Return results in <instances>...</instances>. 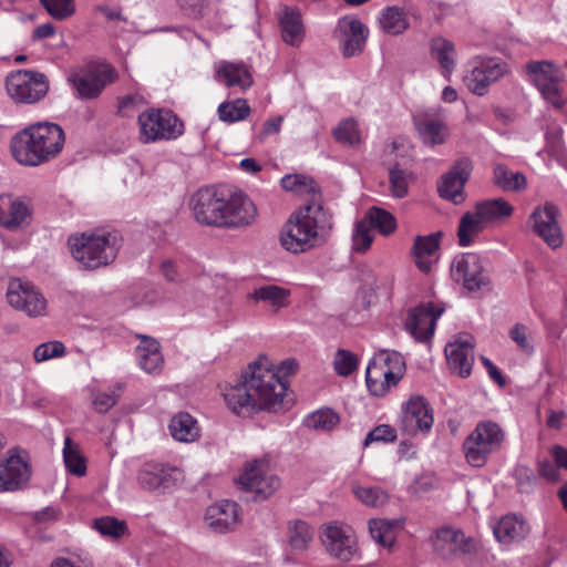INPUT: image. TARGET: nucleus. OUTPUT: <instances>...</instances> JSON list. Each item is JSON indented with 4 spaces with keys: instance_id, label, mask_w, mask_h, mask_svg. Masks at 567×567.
Returning a JSON list of instances; mask_svg holds the SVG:
<instances>
[{
    "instance_id": "23",
    "label": "nucleus",
    "mask_w": 567,
    "mask_h": 567,
    "mask_svg": "<svg viewBox=\"0 0 567 567\" xmlns=\"http://www.w3.org/2000/svg\"><path fill=\"white\" fill-rule=\"evenodd\" d=\"M445 355L451 371L467 378L474 363V344L470 340H456L445 347Z\"/></svg>"
},
{
    "instance_id": "17",
    "label": "nucleus",
    "mask_w": 567,
    "mask_h": 567,
    "mask_svg": "<svg viewBox=\"0 0 567 567\" xmlns=\"http://www.w3.org/2000/svg\"><path fill=\"white\" fill-rule=\"evenodd\" d=\"M507 71L506 63L494 59L476 61L470 73L464 78V82L472 93L483 96L489 85L503 78Z\"/></svg>"
},
{
    "instance_id": "7",
    "label": "nucleus",
    "mask_w": 567,
    "mask_h": 567,
    "mask_svg": "<svg viewBox=\"0 0 567 567\" xmlns=\"http://www.w3.org/2000/svg\"><path fill=\"white\" fill-rule=\"evenodd\" d=\"M505 433L492 421L480 422L463 443L466 461L475 466H483L488 456L498 451L504 442Z\"/></svg>"
},
{
    "instance_id": "6",
    "label": "nucleus",
    "mask_w": 567,
    "mask_h": 567,
    "mask_svg": "<svg viewBox=\"0 0 567 567\" xmlns=\"http://www.w3.org/2000/svg\"><path fill=\"white\" fill-rule=\"evenodd\" d=\"M405 371V361L398 351L382 350L373 357L365 370V382L374 396L384 395L396 385Z\"/></svg>"
},
{
    "instance_id": "15",
    "label": "nucleus",
    "mask_w": 567,
    "mask_h": 567,
    "mask_svg": "<svg viewBox=\"0 0 567 567\" xmlns=\"http://www.w3.org/2000/svg\"><path fill=\"white\" fill-rule=\"evenodd\" d=\"M238 483L243 489L255 494V501L266 499L280 486V480L276 475L267 474L266 463L262 461L248 464Z\"/></svg>"
},
{
    "instance_id": "29",
    "label": "nucleus",
    "mask_w": 567,
    "mask_h": 567,
    "mask_svg": "<svg viewBox=\"0 0 567 567\" xmlns=\"http://www.w3.org/2000/svg\"><path fill=\"white\" fill-rule=\"evenodd\" d=\"M30 217L29 207L11 195H0V226L16 230L27 223Z\"/></svg>"
},
{
    "instance_id": "42",
    "label": "nucleus",
    "mask_w": 567,
    "mask_h": 567,
    "mask_svg": "<svg viewBox=\"0 0 567 567\" xmlns=\"http://www.w3.org/2000/svg\"><path fill=\"white\" fill-rule=\"evenodd\" d=\"M63 461L66 470L71 474L75 476L85 475L86 458L82 455L79 445L69 436L64 440Z\"/></svg>"
},
{
    "instance_id": "50",
    "label": "nucleus",
    "mask_w": 567,
    "mask_h": 567,
    "mask_svg": "<svg viewBox=\"0 0 567 567\" xmlns=\"http://www.w3.org/2000/svg\"><path fill=\"white\" fill-rule=\"evenodd\" d=\"M410 172L401 168L398 164L390 168L389 181L391 193L396 198H403L408 195Z\"/></svg>"
},
{
    "instance_id": "16",
    "label": "nucleus",
    "mask_w": 567,
    "mask_h": 567,
    "mask_svg": "<svg viewBox=\"0 0 567 567\" xmlns=\"http://www.w3.org/2000/svg\"><path fill=\"white\" fill-rule=\"evenodd\" d=\"M7 298L10 306L30 317L42 316L47 309V300L41 292L32 284L20 279L10 281Z\"/></svg>"
},
{
    "instance_id": "5",
    "label": "nucleus",
    "mask_w": 567,
    "mask_h": 567,
    "mask_svg": "<svg viewBox=\"0 0 567 567\" xmlns=\"http://www.w3.org/2000/svg\"><path fill=\"white\" fill-rule=\"evenodd\" d=\"M72 257L85 269L107 266L117 256L120 239L116 233H80L68 239Z\"/></svg>"
},
{
    "instance_id": "40",
    "label": "nucleus",
    "mask_w": 567,
    "mask_h": 567,
    "mask_svg": "<svg viewBox=\"0 0 567 567\" xmlns=\"http://www.w3.org/2000/svg\"><path fill=\"white\" fill-rule=\"evenodd\" d=\"M475 212L486 225L489 221L511 216L513 206L503 198H494L477 203Z\"/></svg>"
},
{
    "instance_id": "58",
    "label": "nucleus",
    "mask_w": 567,
    "mask_h": 567,
    "mask_svg": "<svg viewBox=\"0 0 567 567\" xmlns=\"http://www.w3.org/2000/svg\"><path fill=\"white\" fill-rule=\"evenodd\" d=\"M396 439L394 429L390 425L382 424L374 427L364 439V445L368 446L372 442H393Z\"/></svg>"
},
{
    "instance_id": "63",
    "label": "nucleus",
    "mask_w": 567,
    "mask_h": 567,
    "mask_svg": "<svg viewBox=\"0 0 567 567\" xmlns=\"http://www.w3.org/2000/svg\"><path fill=\"white\" fill-rule=\"evenodd\" d=\"M177 2L188 16L194 18L200 17L205 7V0H177Z\"/></svg>"
},
{
    "instance_id": "35",
    "label": "nucleus",
    "mask_w": 567,
    "mask_h": 567,
    "mask_svg": "<svg viewBox=\"0 0 567 567\" xmlns=\"http://www.w3.org/2000/svg\"><path fill=\"white\" fill-rule=\"evenodd\" d=\"M528 533L525 522L515 515L504 516L494 528L495 537L502 543L523 539Z\"/></svg>"
},
{
    "instance_id": "25",
    "label": "nucleus",
    "mask_w": 567,
    "mask_h": 567,
    "mask_svg": "<svg viewBox=\"0 0 567 567\" xmlns=\"http://www.w3.org/2000/svg\"><path fill=\"white\" fill-rule=\"evenodd\" d=\"M414 125L422 142L431 147L444 144L450 135L446 124L427 112L414 116Z\"/></svg>"
},
{
    "instance_id": "53",
    "label": "nucleus",
    "mask_w": 567,
    "mask_h": 567,
    "mask_svg": "<svg viewBox=\"0 0 567 567\" xmlns=\"http://www.w3.org/2000/svg\"><path fill=\"white\" fill-rule=\"evenodd\" d=\"M357 364L358 359L352 352L343 349L337 351L333 365L339 375L347 377L351 374L357 369Z\"/></svg>"
},
{
    "instance_id": "9",
    "label": "nucleus",
    "mask_w": 567,
    "mask_h": 567,
    "mask_svg": "<svg viewBox=\"0 0 567 567\" xmlns=\"http://www.w3.org/2000/svg\"><path fill=\"white\" fill-rule=\"evenodd\" d=\"M140 136L144 143L176 140L184 133V124L166 109H151L138 116Z\"/></svg>"
},
{
    "instance_id": "62",
    "label": "nucleus",
    "mask_w": 567,
    "mask_h": 567,
    "mask_svg": "<svg viewBox=\"0 0 567 567\" xmlns=\"http://www.w3.org/2000/svg\"><path fill=\"white\" fill-rule=\"evenodd\" d=\"M556 462H551L549 460H544L538 463V472L539 474L547 478L548 481L558 480L559 468Z\"/></svg>"
},
{
    "instance_id": "46",
    "label": "nucleus",
    "mask_w": 567,
    "mask_h": 567,
    "mask_svg": "<svg viewBox=\"0 0 567 567\" xmlns=\"http://www.w3.org/2000/svg\"><path fill=\"white\" fill-rule=\"evenodd\" d=\"M93 527L105 537L121 538L127 532V525L112 516H103L94 519Z\"/></svg>"
},
{
    "instance_id": "11",
    "label": "nucleus",
    "mask_w": 567,
    "mask_h": 567,
    "mask_svg": "<svg viewBox=\"0 0 567 567\" xmlns=\"http://www.w3.org/2000/svg\"><path fill=\"white\" fill-rule=\"evenodd\" d=\"M526 72L537 86L543 97L554 107L560 109L565 104L561 97V71L551 61H530L526 64Z\"/></svg>"
},
{
    "instance_id": "60",
    "label": "nucleus",
    "mask_w": 567,
    "mask_h": 567,
    "mask_svg": "<svg viewBox=\"0 0 567 567\" xmlns=\"http://www.w3.org/2000/svg\"><path fill=\"white\" fill-rule=\"evenodd\" d=\"M282 122H284V116H281V115H276V116L269 117L262 124V128L259 133V137L261 140H264L270 135L278 134L280 132Z\"/></svg>"
},
{
    "instance_id": "36",
    "label": "nucleus",
    "mask_w": 567,
    "mask_h": 567,
    "mask_svg": "<svg viewBox=\"0 0 567 567\" xmlns=\"http://www.w3.org/2000/svg\"><path fill=\"white\" fill-rule=\"evenodd\" d=\"M431 55L440 64L444 75L450 74L455 68L456 50L453 42L437 37L430 43Z\"/></svg>"
},
{
    "instance_id": "18",
    "label": "nucleus",
    "mask_w": 567,
    "mask_h": 567,
    "mask_svg": "<svg viewBox=\"0 0 567 567\" xmlns=\"http://www.w3.org/2000/svg\"><path fill=\"white\" fill-rule=\"evenodd\" d=\"M433 548L441 558L449 560L475 551L476 544L473 538L466 537L461 529L442 527L436 530Z\"/></svg>"
},
{
    "instance_id": "39",
    "label": "nucleus",
    "mask_w": 567,
    "mask_h": 567,
    "mask_svg": "<svg viewBox=\"0 0 567 567\" xmlns=\"http://www.w3.org/2000/svg\"><path fill=\"white\" fill-rule=\"evenodd\" d=\"M485 223L482 220V218L477 215L476 212L465 213L460 220L457 229L460 246H470L473 243L474 237L485 229Z\"/></svg>"
},
{
    "instance_id": "3",
    "label": "nucleus",
    "mask_w": 567,
    "mask_h": 567,
    "mask_svg": "<svg viewBox=\"0 0 567 567\" xmlns=\"http://www.w3.org/2000/svg\"><path fill=\"white\" fill-rule=\"evenodd\" d=\"M333 228L332 215L320 198L308 199L307 204L288 220L281 235V245L289 251L303 252L324 244Z\"/></svg>"
},
{
    "instance_id": "41",
    "label": "nucleus",
    "mask_w": 567,
    "mask_h": 567,
    "mask_svg": "<svg viewBox=\"0 0 567 567\" xmlns=\"http://www.w3.org/2000/svg\"><path fill=\"white\" fill-rule=\"evenodd\" d=\"M312 537L313 530L307 522L296 519L288 523V540L292 549L307 550Z\"/></svg>"
},
{
    "instance_id": "61",
    "label": "nucleus",
    "mask_w": 567,
    "mask_h": 567,
    "mask_svg": "<svg viewBox=\"0 0 567 567\" xmlns=\"http://www.w3.org/2000/svg\"><path fill=\"white\" fill-rule=\"evenodd\" d=\"M514 173L509 172L508 167L504 164H497L493 172L494 184L505 190V184H509L511 175Z\"/></svg>"
},
{
    "instance_id": "10",
    "label": "nucleus",
    "mask_w": 567,
    "mask_h": 567,
    "mask_svg": "<svg viewBox=\"0 0 567 567\" xmlns=\"http://www.w3.org/2000/svg\"><path fill=\"white\" fill-rule=\"evenodd\" d=\"M8 94L17 102L32 104L43 99L49 91L45 74L31 70H20L6 80Z\"/></svg>"
},
{
    "instance_id": "54",
    "label": "nucleus",
    "mask_w": 567,
    "mask_h": 567,
    "mask_svg": "<svg viewBox=\"0 0 567 567\" xmlns=\"http://www.w3.org/2000/svg\"><path fill=\"white\" fill-rule=\"evenodd\" d=\"M296 177L297 194L306 196L308 199L320 198L321 193L317 183L309 176L301 174H293Z\"/></svg>"
},
{
    "instance_id": "52",
    "label": "nucleus",
    "mask_w": 567,
    "mask_h": 567,
    "mask_svg": "<svg viewBox=\"0 0 567 567\" xmlns=\"http://www.w3.org/2000/svg\"><path fill=\"white\" fill-rule=\"evenodd\" d=\"M48 13L55 20L63 21L74 13L73 0H40Z\"/></svg>"
},
{
    "instance_id": "22",
    "label": "nucleus",
    "mask_w": 567,
    "mask_h": 567,
    "mask_svg": "<svg viewBox=\"0 0 567 567\" xmlns=\"http://www.w3.org/2000/svg\"><path fill=\"white\" fill-rule=\"evenodd\" d=\"M432 409L422 396H411L405 403L402 416V427L408 434L417 431L429 432L433 425Z\"/></svg>"
},
{
    "instance_id": "30",
    "label": "nucleus",
    "mask_w": 567,
    "mask_h": 567,
    "mask_svg": "<svg viewBox=\"0 0 567 567\" xmlns=\"http://www.w3.org/2000/svg\"><path fill=\"white\" fill-rule=\"evenodd\" d=\"M141 343L136 348L138 365L146 373H158L163 369L164 358L157 340L146 336H137Z\"/></svg>"
},
{
    "instance_id": "34",
    "label": "nucleus",
    "mask_w": 567,
    "mask_h": 567,
    "mask_svg": "<svg viewBox=\"0 0 567 567\" xmlns=\"http://www.w3.org/2000/svg\"><path fill=\"white\" fill-rule=\"evenodd\" d=\"M282 40L290 45H298L303 39L301 14L297 9L286 8L280 18Z\"/></svg>"
},
{
    "instance_id": "43",
    "label": "nucleus",
    "mask_w": 567,
    "mask_h": 567,
    "mask_svg": "<svg viewBox=\"0 0 567 567\" xmlns=\"http://www.w3.org/2000/svg\"><path fill=\"white\" fill-rule=\"evenodd\" d=\"M398 520L373 518L369 520V530L372 538L383 547L391 546L394 542V527Z\"/></svg>"
},
{
    "instance_id": "13",
    "label": "nucleus",
    "mask_w": 567,
    "mask_h": 567,
    "mask_svg": "<svg viewBox=\"0 0 567 567\" xmlns=\"http://www.w3.org/2000/svg\"><path fill=\"white\" fill-rule=\"evenodd\" d=\"M473 172V162L470 157L457 158L444 175H442L437 192L444 199L454 204H461L465 200L464 186L468 182Z\"/></svg>"
},
{
    "instance_id": "55",
    "label": "nucleus",
    "mask_w": 567,
    "mask_h": 567,
    "mask_svg": "<svg viewBox=\"0 0 567 567\" xmlns=\"http://www.w3.org/2000/svg\"><path fill=\"white\" fill-rule=\"evenodd\" d=\"M64 353V346L62 342L53 341L38 346L34 350V360L43 362L51 358L60 357Z\"/></svg>"
},
{
    "instance_id": "24",
    "label": "nucleus",
    "mask_w": 567,
    "mask_h": 567,
    "mask_svg": "<svg viewBox=\"0 0 567 567\" xmlns=\"http://www.w3.org/2000/svg\"><path fill=\"white\" fill-rule=\"evenodd\" d=\"M174 472L173 468L166 467L163 464L150 462L138 470L136 478L143 489H166L176 482V478L173 477Z\"/></svg>"
},
{
    "instance_id": "56",
    "label": "nucleus",
    "mask_w": 567,
    "mask_h": 567,
    "mask_svg": "<svg viewBox=\"0 0 567 567\" xmlns=\"http://www.w3.org/2000/svg\"><path fill=\"white\" fill-rule=\"evenodd\" d=\"M518 491L520 493H530L536 485V476L532 468L527 466H517L514 472Z\"/></svg>"
},
{
    "instance_id": "1",
    "label": "nucleus",
    "mask_w": 567,
    "mask_h": 567,
    "mask_svg": "<svg viewBox=\"0 0 567 567\" xmlns=\"http://www.w3.org/2000/svg\"><path fill=\"white\" fill-rule=\"evenodd\" d=\"M297 369L298 362L295 359L284 360L275 369L266 355H259L248 365L241 381L225 390V402L235 414L243 416L261 410L277 411L287 391L284 378Z\"/></svg>"
},
{
    "instance_id": "26",
    "label": "nucleus",
    "mask_w": 567,
    "mask_h": 567,
    "mask_svg": "<svg viewBox=\"0 0 567 567\" xmlns=\"http://www.w3.org/2000/svg\"><path fill=\"white\" fill-rule=\"evenodd\" d=\"M209 527L216 533L233 530L238 524V505L224 499L207 508L205 516Z\"/></svg>"
},
{
    "instance_id": "4",
    "label": "nucleus",
    "mask_w": 567,
    "mask_h": 567,
    "mask_svg": "<svg viewBox=\"0 0 567 567\" xmlns=\"http://www.w3.org/2000/svg\"><path fill=\"white\" fill-rule=\"evenodd\" d=\"M65 135L55 123H37L19 132L11 141L13 157L22 165L38 166L55 158L62 151Z\"/></svg>"
},
{
    "instance_id": "31",
    "label": "nucleus",
    "mask_w": 567,
    "mask_h": 567,
    "mask_svg": "<svg viewBox=\"0 0 567 567\" xmlns=\"http://www.w3.org/2000/svg\"><path fill=\"white\" fill-rule=\"evenodd\" d=\"M441 231H436L425 236H416L412 246V255L416 267L422 272H429L432 267V262L427 259L436 252L440 247V239L442 237Z\"/></svg>"
},
{
    "instance_id": "2",
    "label": "nucleus",
    "mask_w": 567,
    "mask_h": 567,
    "mask_svg": "<svg viewBox=\"0 0 567 567\" xmlns=\"http://www.w3.org/2000/svg\"><path fill=\"white\" fill-rule=\"evenodd\" d=\"M195 219L208 226L237 228L254 223L257 208L241 192L214 187L198 189L190 198Z\"/></svg>"
},
{
    "instance_id": "12",
    "label": "nucleus",
    "mask_w": 567,
    "mask_h": 567,
    "mask_svg": "<svg viewBox=\"0 0 567 567\" xmlns=\"http://www.w3.org/2000/svg\"><path fill=\"white\" fill-rule=\"evenodd\" d=\"M451 275L468 292L481 291L489 286V277L483 260L474 252H465L455 257L451 266Z\"/></svg>"
},
{
    "instance_id": "51",
    "label": "nucleus",
    "mask_w": 567,
    "mask_h": 567,
    "mask_svg": "<svg viewBox=\"0 0 567 567\" xmlns=\"http://www.w3.org/2000/svg\"><path fill=\"white\" fill-rule=\"evenodd\" d=\"M373 238L372 229L367 220L358 221L352 236V250L361 254L365 252L370 248Z\"/></svg>"
},
{
    "instance_id": "57",
    "label": "nucleus",
    "mask_w": 567,
    "mask_h": 567,
    "mask_svg": "<svg viewBox=\"0 0 567 567\" xmlns=\"http://www.w3.org/2000/svg\"><path fill=\"white\" fill-rule=\"evenodd\" d=\"M511 339L516 342L518 348L526 354L534 352V347L527 334V327L522 323H516L509 331Z\"/></svg>"
},
{
    "instance_id": "27",
    "label": "nucleus",
    "mask_w": 567,
    "mask_h": 567,
    "mask_svg": "<svg viewBox=\"0 0 567 567\" xmlns=\"http://www.w3.org/2000/svg\"><path fill=\"white\" fill-rule=\"evenodd\" d=\"M30 477L28 464L18 455H11L0 463V491H16Z\"/></svg>"
},
{
    "instance_id": "64",
    "label": "nucleus",
    "mask_w": 567,
    "mask_h": 567,
    "mask_svg": "<svg viewBox=\"0 0 567 567\" xmlns=\"http://www.w3.org/2000/svg\"><path fill=\"white\" fill-rule=\"evenodd\" d=\"M526 177L523 173H514L511 175L509 184H505V192H519L526 187Z\"/></svg>"
},
{
    "instance_id": "47",
    "label": "nucleus",
    "mask_w": 567,
    "mask_h": 567,
    "mask_svg": "<svg viewBox=\"0 0 567 567\" xmlns=\"http://www.w3.org/2000/svg\"><path fill=\"white\" fill-rule=\"evenodd\" d=\"M352 491L355 497L367 506L379 507L388 501V494L380 487L353 485Z\"/></svg>"
},
{
    "instance_id": "19",
    "label": "nucleus",
    "mask_w": 567,
    "mask_h": 567,
    "mask_svg": "<svg viewBox=\"0 0 567 567\" xmlns=\"http://www.w3.org/2000/svg\"><path fill=\"white\" fill-rule=\"evenodd\" d=\"M443 311L432 302L422 303L410 311L405 328L416 341L426 342L432 338L436 320Z\"/></svg>"
},
{
    "instance_id": "49",
    "label": "nucleus",
    "mask_w": 567,
    "mask_h": 567,
    "mask_svg": "<svg viewBox=\"0 0 567 567\" xmlns=\"http://www.w3.org/2000/svg\"><path fill=\"white\" fill-rule=\"evenodd\" d=\"M336 140L340 143L355 146L361 143L358 123L353 118L342 121L333 131Z\"/></svg>"
},
{
    "instance_id": "21",
    "label": "nucleus",
    "mask_w": 567,
    "mask_h": 567,
    "mask_svg": "<svg viewBox=\"0 0 567 567\" xmlns=\"http://www.w3.org/2000/svg\"><path fill=\"white\" fill-rule=\"evenodd\" d=\"M336 32L340 37L343 56L351 58L362 53L369 35L368 28L354 17L339 19Z\"/></svg>"
},
{
    "instance_id": "45",
    "label": "nucleus",
    "mask_w": 567,
    "mask_h": 567,
    "mask_svg": "<svg viewBox=\"0 0 567 567\" xmlns=\"http://www.w3.org/2000/svg\"><path fill=\"white\" fill-rule=\"evenodd\" d=\"M250 113L246 100L237 99L233 102H224L218 106V115L223 122L234 123L245 120Z\"/></svg>"
},
{
    "instance_id": "14",
    "label": "nucleus",
    "mask_w": 567,
    "mask_h": 567,
    "mask_svg": "<svg viewBox=\"0 0 567 567\" xmlns=\"http://www.w3.org/2000/svg\"><path fill=\"white\" fill-rule=\"evenodd\" d=\"M558 214L559 209L555 204L546 203L544 206H537L529 216L534 233L551 249L561 247L564 243Z\"/></svg>"
},
{
    "instance_id": "33",
    "label": "nucleus",
    "mask_w": 567,
    "mask_h": 567,
    "mask_svg": "<svg viewBox=\"0 0 567 567\" xmlns=\"http://www.w3.org/2000/svg\"><path fill=\"white\" fill-rule=\"evenodd\" d=\"M171 435L179 442H194L199 436V426L195 417L187 412L175 414L169 422Z\"/></svg>"
},
{
    "instance_id": "59",
    "label": "nucleus",
    "mask_w": 567,
    "mask_h": 567,
    "mask_svg": "<svg viewBox=\"0 0 567 567\" xmlns=\"http://www.w3.org/2000/svg\"><path fill=\"white\" fill-rule=\"evenodd\" d=\"M117 395L115 392L111 393H99L93 399V405L96 412L105 413L117 402Z\"/></svg>"
},
{
    "instance_id": "37",
    "label": "nucleus",
    "mask_w": 567,
    "mask_h": 567,
    "mask_svg": "<svg viewBox=\"0 0 567 567\" xmlns=\"http://www.w3.org/2000/svg\"><path fill=\"white\" fill-rule=\"evenodd\" d=\"M379 24L383 32L391 35L402 34L410 25L405 11L395 6L381 11Z\"/></svg>"
},
{
    "instance_id": "48",
    "label": "nucleus",
    "mask_w": 567,
    "mask_h": 567,
    "mask_svg": "<svg viewBox=\"0 0 567 567\" xmlns=\"http://www.w3.org/2000/svg\"><path fill=\"white\" fill-rule=\"evenodd\" d=\"M339 423V415L331 409L316 411L309 414L305 424L307 427L329 431Z\"/></svg>"
},
{
    "instance_id": "28",
    "label": "nucleus",
    "mask_w": 567,
    "mask_h": 567,
    "mask_svg": "<svg viewBox=\"0 0 567 567\" xmlns=\"http://www.w3.org/2000/svg\"><path fill=\"white\" fill-rule=\"evenodd\" d=\"M30 477L28 464L18 455H11L0 463V491H16Z\"/></svg>"
},
{
    "instance_id": "38",
    "label": "nucleus",
    "mask_w": 567,
    "mask_h": 567,
    "mask_svg": "<svg viewBox=\"0 0 567 567\" xmlns=\"http://www.w3.org/2000/svg\"><path fill=\"white\" fill-rule=\"evenodd\" d=\"M289 298L290 290L276 285L261 286L251 293V299L264 302L275 310L288 307Z\"/></svg>"
},
{
    "instance_id": "32",
    "label": "nucleus",
    "mask_w": 567,
    "mask_h": 567,
    "mask_svg": "<svg viewBox=\"0 0 567 567\" xmlns=\"http://www.w3.org/2000/svg\"><path fill=\"white\" fill-rule=\"evenodd\" d=\"M216 76L228 87L246 90L252 85V76L243 63L220 62L216 68Z\"/></svg>"
},
{
    "instance_id": "8",
    "label": "nucleus",
    "mask_w": 567,
    "mask_h": 567,
    "mask_svg": "<svg viewBox=\"0 0 567 567\" xmlns=\"http://www.w3.org/2000/svg\"><path fill=\"white\" fill-rule=\"evenodd\" d=\"M115 79V69L103 62H90L73 69L68 75V82L78 96L83 100L96 99Z\"/></svg>"
},
{
    "instance_id": "44",
    "label": "nucleus",
    "mask_w": 567,
    "mask_h": 567,
    "mask_svg": "<svg viewBox=\"0 0 567 567\" xmlns=\"http://www.w3.org/2000/svg\"><path fill=\"white\" fill-rule=\"evenodd\" d=\"M363 220H367L371 229L375 228L385 236L392 234L396 227L394 216L391 213L378 207L370 208Z\"/></svg>"
},
{
    "instance_id": "20",
    "label": "nucleus",
    "mask_w": 567,
    "mask_h": 567,
    "mask_svg": "<svg viewBox=\"0 0 567 567\" xmlns=\"http://www.w3.org/2000/svg\"><path fill=\"white\" fill-rule=\"evenodd\" d=\"M322 543L328 553L341 561H349L355 553V539L353 530L337 522L326 526Z\"/></svg>"
}]
</instances>
